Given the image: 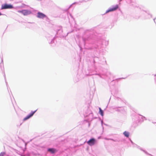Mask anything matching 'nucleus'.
Wrapping results in <instances>:
<instances>
[{"instance_id": "nucleus-1", "label": "nucleus", "mask_w": 156, "mask_h": 156, "mask_svg": "<svg viewBox=\"0 0 156 156\" xmlns=\"http://www.w3.org/2000/svg\"><path fill=\"white\" fill-rule=\"evenodd\" d=\"M13 6L10 4H2L1 6V9H12L13 8Z\"/></svg>"}, {"instance_id": "nucleus-2", "label": "nucleus", "mask_w": 156, "mask_h": 156, "mask_svg": "<svg viewBox=\"0 0 156 156\" xmlns=\"http://www.w3.org/2000/svg\"><path fill=\"white\" fill-rule=\"evenodd\" d=\"M119 8L118 5H116L115 6H113L112 8L109 9L108 10L106 11V12H112L117 10Z\"/></svg>"}, {"instance_id": "nucleus-3", "label": "nucleus", "mask_w": 156, "mask_h": 156, "mask_svg": "<svg viewBox=\"0 0 156 156\" xmlns=\"http://www.w3.org/2000/svg\"><path fill=\"white\" fill-rule=\"evenodd\" d=\"M18 12L22 13L24 15L26 16L30 13V12L27 10H24L18 11Z\"/></svg>"}, {"instance_id": "nucleus-4", "label": "nucleus", "mask_w": 156, "mask_h": 156, "mask_svg": "<svg viewBox=\"0 0 156 156\" xmlns=\"http://www.w3.org/2000/svg\"><path fill=\"white\" fill-rule=\"evenodd\" d=\"M95 140L94 138H92L90 139L87 142V143L90 146L93 145L95 143Z\"/></svg>"}, {"instance_id": "nucleus-5", "label": "nucleus", "mask_w": 156, "mask_h": 156, "mask_svg": "<svg viewBox=\"0 0 156 156\" xmlns=\"http://www.w3.org/2000/svg\"><path fill=\"white\" fill-rule=\"evenodd\" d=\"M37 110H35V111L34 112H31L30 114L29 115H27L26 117L24 119H23V121H25L29 119L34 114V113L35 112L37 111Z\"/></svg>"}, {"instance_id": "nucleus-6", "label": "nucleus", "mask_w": 156, "mask_h": 156, "mask_svg": "<svg viewBox=\"0 0 156 156\" xmlns=\"http://www.w3.org/2000/svg\"><path fill=\"white\" fill-rule=\"evenodd\" d=\"M37 17L41 19H43L46 17V16L44 14L40 12H38L37 14Z\"/></svg>"}, {"instance_id": "nucleus-7", "label": "nucleus", "mask_w": 156, "mask_h": 156, "mask_svg": "<svg viewBox=\"0 0 156 156\" xmlns=\"http://www.w3.org/2000/svg\"><path fill=\"white\" fill-rule=\"evenodd\" d=\"M48 151L51 153H54L57 151L54 148H49L48 149Z\"/></svg>"}, {"instance_id": "nucleus-8", "label": "nucleus", "mask_w": 156, "mask_h": 156, "mask_svg": "<svg viewBox=\"0 0 156 156\" xmlns=\"http://www.w3.org/2000/svg\"><path fill=\"white\" fill-rule=\"evenodd\" d=\"M123 134L125 136L127 137H128L129 136V133L128 132L125 131L123 133Z\"/></svg>"}, {"instance_id": "nucleus-9", "label": "nucleus", "mask_w": 156, "mask_h": 156, "mask_svg": "<svg viewBox=\"0 0 156 156\" xmlns=\"http://www.w3.org/2000/svg\"><path fill=\"white\" fill-rule=\"evenodd\" d=\"M99 113L101 115V116H103L104 115L103 110H101L100 108H99Z\"/></svg>"}, {"instance_id": "nucleus-10", "label": "nucleus", "mask_w": 156, "mask_h": 156, "mask_svg": "<svg viewBox=\"0 0 156 156\" xmlns=\"http://www.w3.org/2000/svg\"><path fill=\"white\" fill-rule=\"evenodd\" d=\"M106 140H113V139H106Z\"/></svg>"}, {"instance_id": "nucleus-11", "label": "nucleus", "mask_w": 156, "mask_h": 156, "mask_svg": "<svg viewBox=\"0 0 156 156\" xmlns=\"http://www.w3.org/2000/svg\"><path fill=\"white\" fill-rule=\"evenodd\" d=\"M2 15V14L1 13H0V16L1 15Z\"/></svg>"}]
</instances>
